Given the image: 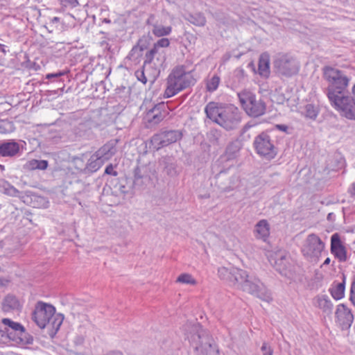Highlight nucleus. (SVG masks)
<instances>
[{"instance_id": "1", "label": "nucleus", "mask_w": 355, "mask_h": 355, "mask_svg": "<svg viewBox=\"0 0 355 355\" xmlns=\"http://www.w3.org/2000/svg\"><path fill=\"white\" fill-rule=\"evenodd\" d=\"M187 337L196 355H220L218 346L209 332L198 323L188 326Z\"/></svg>"}, {"instance_id": "2", "label": "nucleus", "mask_w": 355, "mask_h": 355, "mask_svg": "<svg viewBox=\"0 0 355 355\" xmlns=\"http://www.w3.org/2000/svg\"><path fill=\"white\" fill-rule=\"evenodd\" d=\"M196 83L191 71L186 70L183 65L175 67L166 79V88L164 92L165 98H171Z\"/></svg>"}, {"instance_id": "3", "label": "nucleus", "mask_w": 355, "mask_h": 355, "mask_svg": "<svg viewBox=\"0 0 355 355\" xmlns=\"http://www.w3.org/2000/svg\"><path fill=\"white\" fill-rule=\"evenodd\" d=\"M324 79L328 83L325 94L328 99L345 92L350 82V78L338 69L325 66L322 68Z\"/></svg>"}, {"instance_id": "4", "label": "nucleus", "mask_w": 355, "mask_h": 355, "mask_svg": "<svg viewBox=\"0 0 355 355\" xmlns=\"http://www.w3.org/2000/svg\"><path fill=\"white\" fill-rule=\"evenodd\" d=\"M244 274L242 279L239 278L238 284L236 285L238 288L255 295L263 301L267 302L272 301V297L270 292L259 279L253 276H249L245 270H244Z\"/></svg>"}, {"instance_id": "5", "label": "nucleus", "mask_w": 355, "mask_h": 355, "mask_svg": "<svg viewBox=\"0 0 355 355\" xmlns=\"http://www.w3.org/2000/svg\"><path fill=\"white\" fill-rule=\"evenodd\" d=\"M244 274L242 279L239 278L238 284L236 285L238 288L255 295L263 301L267 302L272 301V297L270 292L259 279L253 276H249L245 270H244Z\"/></svg>"}, {"instance_id": "6", "label": "nucleus", "mask_w": 355, "mask_h": 355, "mask_svg": "<svg viewBox=\"0 0 355 355\" xmlns=\"http://www.w3.org/2000/svg\"><path fill=\"white\" fill-rule=\"evenodd\" d=\"M239 102L245 113L252 117H259L266 113L265 102L252 92L243 90L238 93Z\"/></svg>"}, {"instance_id": "7", "label": "nucleus", "mask_w": 355, "mask_h": 355, "mask_svg": "<svg viewBox=\"0 0 355 355\" xmlns=\"http://www.w3.org/2000/svg\"><path fill=\"white\" fill-rule=\"evenodd\" d=\"M267 257L270 264L279 274L288 278L293 277L295 272L294 264L286 252L282 250L270 252L268 253Z\"/></svg>"}, {"instance_id": "8", "label": "nucleus", "mask_w": 355, "mask_h": 355, "mask_svg": "<svg viewBox=\"0 0 355 355\" xmlns=\"http://www.w3.org/2000/svg\"><path fill=\"white\" fill-rule=\"evenodd\" d=\"M166 52L164 50H157L151 48L145 54L144 69L150 70L149 78L153 82L160 73L161 68L166 62Z\"/></svg>"}, {"instance_id": "9", "label": "nucleus", "mask_w": 355, "mask_h": 355, "mask_svg": "<svg viewBox=\"0 0 355 355\" xmlns=\"http://www.w3.org/2000/svg\"><path fill=\"white\" fill-rule=\"evenodd\" d=\"M330 105L339 114L349 120H355V102L345 92L329 99Z\"/></svg>"}, {"instance_id": "10", "label": "nucleus", "mask_w": 355, "mask_h": 355, "mask_svg": "<svg viewBox=\"0 0 355 355\" xmlns=\"http://www.w3.org/2000/svg\"><path fill=\"white\" fill-rule=\"evenodd\" d=\"M324 243L318 235L311 234L304 241L302 252L309 261L317 262L324 250Z\"/></svg>"}, {"instance_id": "11", "label": "nucleus", "mask_w": 355, "mask_h": 355, "mask_svg": "<svg viewBox=\"0 0 355 355\" xmlns=\"http://www.w3.org/2000/svg\"><path fill=\"white\" fill-rule=\"evenodd\" d=\"M242 114L239 108L233 105L224 107L223 112L218 119V123L226 130H232L238 128L241 122Z\"/></svg>"}, {"instance_id": "12", "label": "nucleus", "mask_w": 355, "mask_h": 355, "mask_svg": "<svg viewBox=\"0 0 355 355\" xmlns=\"http://www.w3.org/2000/svg\"><path fill=\"white\" fill-rule=\"evenodd\" d=\"M274 67L279 75L286 77L297 74L300 69L297 60L288 54L279 55L274 60Z\"/></svg>"}, {"instance_id": "13", "label": "nucleus", "mask_w": 355, "mask_h": 355, "mask_svg": "<svg viewBox=\"0 0 355 355\" xmlns=\"http://www.w3.org/2000/svg\"><path fill=\"white\" fill-rule=\"evenodd\" d=\"M253 145L257 153L267 159H271L277 155L274 142L270 136L266 132H261L257 135Z\"/></svg>"}, {"instance_id": "14", "label": "nucleus", "mask_w": 355, "mask_h": 355, "mask_svg": "<svg viewBox=\"0 0 355 355\" xmlns=\"http://www.w3.org/2000/svg\"><path fill=\"white\" fill-rule=\"evenodd\" d=\"M55 312V309L53 306L39 302L35 305L32 319L40 329H44L49 323L51 317L53 316Z\"/></svg>"}, {"instance_id": "15", "label": "nucleus", "mask_w": 355, "mask_h": 355, "mask_svg": "<svg viewBox=\"0 0 355 355\" xmlns=\"http://www.w3.org/2000/svg\"><path fill=\"white\" fill-rule=\"evenodd\" d=\"M181 138L182 134L178 130H168L154 135L152 143L155 148L159 149L176 142Z\"/></svg>"}, {"instance_id": "16", "label": "nucleus", "mask_w": 355, "mask_h": 355, "mask_svg": "<svg viewBox=\"0 0 355 355\" xmlns=\"http://www.w3.org/2000/svg\"><path fill=\"white\" fill-rule=\"evenodd\" d=\"M5 326L1 331L6 338L11 340H17V338L21 339V336L25 333V328L19 322H14L9 318H3L1 320Z\"/></svg>"}, {"instance_id": "17", "label": "nucleus", "mask_w": 355, "mask_h": 355, "mask_svg": "<svg viewBox=\"0 0 355 355\" xmlns=\"http://www.w3.org/2000/svg\"><path fill=\"white\" fill-rule=\"evenodd\" d=\"M244 275L243 270L234 266L220 267L218 270V277L234 286L238 284L239 278L242 279Z\"/></svg>"}, {"instance_id": "18", "label": "nucleus", "mask_w": 355, "mask_h": 355, "mask_svg": "<svg viewBox=\"0 0 355 355\" xmlns=\"http://www.w3.org/2000/svg\"><path fill=\"white\" fill-rule=\"evenodd\" d=\"M354 321V315L350 309L344 304L337 306L336 322L343 330L348 329Z\"/></svg>"}, {"instance_id": "19", "label": "nucleus", "mask_w": 355, "mask_h": 355, "mask_svg": "<svg viewBox=\"0 0 355 355\" xmlns=\"http://www.w3.org/2000/svg\"><path fill=\"white\" fill-rule=\"evenodd\" d=\"M151 181L150 171L148 166L142 165L135 168L134 171L133 184L135 188H142Z\"/></svg>"}, {"instance_id": "20", "label": "nucleus", "mask_w": 355, "mask_h": 355, "mask_svg": "<svg viewBox=\"0 0 355 355\" xmlns=\"http://www.w3.org/2000/svg\"><path fill=\"white\" fill-rule=\"evenodd\" d=\"M331 252L340 262L347 260V250L338 233L334 234L331 237Z\"/></svg>"}, {"instance_id": "21", "label": "nucleus", "mask_w": 355, "mask_h": 355, "mask_svg": "<svg viewBox=\"0 0 355 355\" xmlns=\"http://www.w3.org/2000/svg\"><path fill=\"white\" fill-rule=\"evenodd\" d=\"M163 107L164 105L162 104L156 105L147 112L145 116V120L149 125H157L164 119L165 115L162 110Z\"/></svg>"}, {"instance_id": "22", "label": "nucleus", "mask_w": 355, "mask_h": 355, "mask_svg": "<svg viewBox=\"0 0 355 355\" xmlns=\"http://www.w3.org/2000/svg\"><path fill=\"white\" fill-rule=\"evenodd\" d=\"M225 106L222 104L211 101L205 107V112L207 118L213 122L218 123V119L220 116V112H223Z\"/></svg>"}, {"instance_id": "23", "label": "nucleus", "mask_w": 355, "mask_h": 355, "mask_svg": "<svg viewBox=\"0 0 355 355\" xmlns=\"http://www.w3.org/2000/svg\"><path fill=\"white\" fill-rule=\"evenodd\" d=\"M19 150V144L14 140L6 141L0 144V155L3 157H14Z\"/></svg>"}, {"instance_id": "24", "label": "nucleus", "mask_w": 355, "mask_h": 355, "mask_svg": "<svg viewBox=\"0 0 355 355\" xmlns=\"http://www.w3.org/2000/svg\"><path fill=\"white\" fill-rule=\"evenodd\" d=\"M116 144L113 141L108 142L100 148L95 153L105 163L112 157L116 153Z\"/></svg>"}, {"instance_id": "25", "label": "nucleus", "mask_w": 355, "mask_h": 355, "mask_svg": "<svg viewBox=\"0 0 355 355\" xmlns=\"http://www.w3.org/2000/svg\"><path fill=\"white\" fill-rule=\"evenodd\" d=\"M257 73L263 78H268L270 73V56L266 53L259 57Z\"/></svg>"}, {"instance_id": "26", "label": "nucleus", "mask_w": 355, "mask_h": 355, "mask_svg": "<svg viewBox=\"0 0 355 355\" xmlns=\"http://www.w3.org/2000/svg\"><path fill=\"white\" fill-rule=\"evenodd\" d=\"M254 234L256 238L266 241L270 234V225L266 220H261L256 224Z\"/></svg>"}, {"instance_id": "27", "label": "nucleus", "mask_w": 355, "mask_h": 355, "mask_svg": "<svg viewBox=\"0 0 355 355\" xmlns=\"http://www.w3.org/2000/svg\"><path fill=\"white\" fill-rule=\"evenodd\" d=\"M21 304L17 298L13 295H7L2 302V310L3 312H11L18 311Z\"/></svg>"}, {"instance_id": "28", "label": "nucleus", "mask_w": 355, "mask_h": 355, "mask_svg": "<svg viewBox=\"0 0 355 355\" xmlns=\"http://www.w3.org/2000/svg\"><path fill=\"white\" fill-rule=\"evenodd\" d=\"M314 304L327 314L332 312L333 304L327 295L318 296L315 297L314 299Z\"/></svg>"}, {"instance_id": "29", "label": "nucleus", "mask_w": 355, "mask_h": 355, "mask_svg": "<svg viewBox=\"0 0 355 355\" xmlns=\"http://www.w3.org/2000/svg\"><path fill=\"white\" fill-rule=\"evenodd\" d=\"M103 164V160L99 157L96 156V153H94L88 160L85 170L88 172H95L98 170Z\"/></svg>"}, {"instance_id": "30", "label": "nucleus", "mask_w": 355, "mask_h": 355, "mask_svg": "<svg viewBox=\"0 0 355 355\" xmlns=\"http://www.w3.org/2000/svg\"><path fill=\"white\" fill-rule=\"evenodd\" d=\"M0 190L6 195L12 197H20L21 192L5 180L0 182Z\"/></svg>"}, {"instance_id": "31", "label": "nucleus", "mask_w": 355, "mask_h": 355, "mask_svg": "<svg viewBox=\"0 0 355 355\" xmlns=\"http://www.w3.org/2000/svg\"><path fill=\"white\" fill-rule=\"evenodd\" d=\"M185 19L189 21L191 24L198 26H204L206 24V18L202 13H194L189 14L185 17Z\"/></svg>"}, {"instance_id": "32", "label": "nucleus", "mask_w": 355, "mask_h": 355, "mask_svg": "<svg viewBox=\"0 0 355 355\" xmlns=\"http://www.w3.org/2000/svg\"><path fill=\"white\" fill-rule=\"evenodd\" d=\"M171 31L172 28L170 26H164L157 24H153L152 33L156 37H160L168 35Z\"/></svg>"}, {"instance_id": "33", "label": "nucleus", "mask_w": 355, "mask_h": 355, "mask_svg": "<svg viewBox=\"0 0 355 355\" xmlns=\"http://www.w3.org/2000/svg\"><path fill=\"white\" fill-rule=\"evenodd\" d=\"M345 281L341 283L337 284L334 287L330 290L331 296L336 300H340L345 295Z\"/></svg>"}, {"instance_id": "34", "label": "nucleus", "mask_w": 355, "mask_h": 355, "mask_svg": "<svg viewBox=\"0 0 355 355\" xmlns=\"http://www.w3.org/2000/svg\"><path fill=\"white\" fill-rule=\"evenodd\" d=\"M220 82L219 76L214 74L211 78L208 79L206 83V89L209 92H214L216 91Z\"/></svg>"}, {"instance_id": "35", "label": "nucleus", "mask_w": 355, "mask_h": 355, "mask_svg": "<svg viewBox=\"0 0 355 355\" xmlns=\"http://www.w3.org/2000/svg\"><path fill=\"white\" fill-rule=\"evenodd\" d=\"M144 48L139 45L133 46L128 55V58L136 62H139L143 55Z\"/></svg>"}, {"instance_id": "36", "label": "nucleus", "mask_w": 355, "mask_h": 355, "mask_svg": "<svg viewBox=\"0 0 355 355\" xmlns=\"http://www.w3.org/2000/svg\"><path fill=\"white\" fill-rule=\"evenodd\" d=\"M63 321V317L61 315H53L51 317V321L48 323L47 326H50L52 329L56 333Z\"/></svg>"}, {"instance_id": "37", "label": "nucleus", "mask_w": 355, "mask_h": 355, "mask_svg": "<svg viewBox=\"0 0 355 355\" xmlns=\"http://www.w3.org/2000/svg\"><path fill=\"white\" fill-rule=\"evenodd\" d=\"M177 282L195 285L196 284V281L192 277L190 274L183 273L181 274L176 280Z\"/></svg>"}, {"instance_id": "38", "label": "nucleus", "mask_w": 355, "mask_h": 355, "mask_svg": "<svg viewBox=\"0 0 355 355\" xmlns=\"http://www.w3.org/2000/svg\"><path fill=\"white\" fill-rule=\"evenodd\" d=\"M130 87L122 85L115 89V94L120 98H126L130 94Z\"/></svg>"}, {"instance_id": "39", "label": "nucleus", "mask_w": 355, "mask_h": 355, "mask_svg": "<svg viewBox=\"0 0 355 355\" xmlns=\"http://www.w3.org/2000/svg\"><path fill=\"white\" fill-rule=\"evenodd\" d=\"M150 70L144 69V64L141 69H139L135 71V76L139 81L141 82L144 84H146L148 80V78L146 77V73H147V75L148 76Z\"/></svg>"}, {"instance_id": "40", "label": "nucleus", "mask_w": 355, "mask_h": 355, "mask_svg": "<svg viewBox=\"0 0 355 355\" xmlns=\"http://www.w3.org/2000/svg\"><path fill=\"white\" fill-rule=\"evenodd\" d=\"M305 115L306 117L315 119L318 114L317 109L312 104H308L305 107Z\"/></svg>"}, {"instance_id": "41", "label": "nucleus", "mask_w": 355, "mask_h": 355, "mask_svg": "<svg viewBox=\"0 0 355 355\" xmlns=\"http://www.w3.org/2000/svg\"><path fill=\"white\" fill-rule=\"evenodd\" d=\"M170 45V41L168 38H161L157 41L152 47L153 49H157V50H162V48L168 47Z\"/></svg>"}, {"instance_id": "42", "label": "nucleus", "mask_w": 355, "mask_h": 355, "mask_svg": "<svg viewBox=\"0 0 355 355\" xmlns=\"http://www.w3.org/2000/svg\"><path fill=\"white\" fill-rule=\"evenodd\" d=\"M234 78L237 79L238 83H242L245 78V71L241 68H237L234 71Z\"/></svg>"}, {"instance_id": "43", "label": "nucleus", "mask_w": 355, "mask_h": 355, "mask_svg": "<svg viewBox=\"0 0 355 355\" xmlns=\"http://www.w3.org/2000/svg\"><path fill=\"white\" fill-rule=\"evenodd\" d=\"M263 355H273L272 347L266 342H264L261 347Z\"/></svg>"}, {"instance_id": "44", "label": "nucleus", "mask_w": 355, "mask_h": 355, "mask_svg": "<svg viewBox=\"0 0 355 355\" xmlns=\"http://www.w3.org/2000/svg\"><path fill=\"white\" fill-rule=\"evenodd\" d=\"M349 299L351 303L355 306V279L351 284Z\"/></svg>"}, {"instance_id": "45", "label": "nucleus", "mask_w": 355, "mask_h": 355, "mask_svg": "<svg viewBox=\"0 0 355 355\" xmlns=\"http://www.w3.org/2000/svg\"><path fill=\"white\" fill-rule=\"evenodd\" d=\"M37 159H31L26 164V168L29 170L37 169Z\"/></svg>"}, {"instance_id": "46", "label": "nucleus", "mask_w": 355, "mask_h": 355, "mask_svg": "<svg viewBox=\"0 0 355 355\" xmlns=\"http://www.w3.org/2000/svg\"><path fill=\"white\" fill-rule=\"evenodd\" d=\"M239 147L237 145V143H232L227 148V153H235L238 151Z\"/></svg>"}, {"instance_id": "47", "label": "nucleus", "mask_w": 355, "mask_h": 355, "mask_svg": "<svg viewBox=\"0 0 355 355\" xmlns=\"http://www.w3.org/2000/svg\"><path fill=\"white\" fill-rule=\"evenodd\" d=\"M62 2L64 6L76 7L78 5L77 0H62Z\"/></svg>"}, {"instance_id": "48", "label": "nucleus", "mask_w": 355, "mask_h": 355, "mask_svg": "<svg viewBox=\"0 0 355 355\" xmlns=\"http://www.w3.org/2000/svg\"><path fill=\"white\" fill-rule=\"evenodd\" d=\"M48 166L46 160H37V169L44 170Z\"/></svg>"}, {"instance_id": "49", "label": "nucleus", "mask_w": 355, "mask_h": 355, "mask_svg": "<svg viewBox=\"0 0 355 355\" xmlns=\"http://www.w3.org/2000/svg\"><path fill=\"white\" fill-rule=\"evenodd\" d=\"M84 341H85V337L82 335L76 336L73 340L76 345H81L84 343Z\"/></svg>"}, {"instance_id": "50", "label": "nucleus", "mask_w": 355, "mask_h": 355, "mask_svg": "<svg viewBox=\"0 0 355 355\" xmlns=\"http://www.w3.org/2000/svg\"><path fill=\"white\" fill-rule=\"evenodd\" d=\"M64 74V72H58V73H48L46 76V79H51L53 78H58Z\"/></svg>"}, {"instance_id": "51", "label": "nucleus", "mask_w": 355, "mask_h": 355, "mask_svg": "<svg viewBox=\"0 0 355 355\" xmlns=\"http://www.w3.org/2000/svg\"><path fill=\"white\" fill-rule=\"evenodd\" d=\"M105 173L108 175H116V172L114 171V168L112 164L107 166L105 170Z\"/></svg>"}, {"instance_id": "52", "label": "nucleus", "mask_w": 355, "mask_h": 355, "mask_svg": "<svg viewBox=\"0 0 355 355\" xmlns=\"http://www.w3.org/2000/svg\"><path fill=\"white\" fill-rule=\"evenodd\" d=\"M276 127L278 130L283 131V132H287V130L288 129L287 125H282V124L277 125Z\"/></svg>"}, {"instance_id": "53", "label": "nucleus", "mask_w": 355, "mask_h": 355, "mask_svg": "<svg viewBox=\"0 0 355 355\" xmlns=\"http://www.w3.org/2000/svg\"><path fill=\"white\" fill-rule=\"evenodd\" d=\"M351 195L355 198V182L353 183L349 189Z\"/></svg>"}, {"instance_id": "54", "label": "nucleus", "mask_w": 355, "mask_h": 355, "mask_svg": "<svg viewBox=\"0 0 355 355\" xmlns=\"http://www.w3.org/2000/svg\"><path fill=\"white\" fill-rule=\"evenodd\" d=\"M8 281L1 277H0V287L4 286L8 284Z\"/></svg>"}, {"instance_id": "55", "label": "nucleus", "mask_w": 355, "mask_h": 355, "mask_svg": "<svg viewBox=\"0 0 355 355\" xmlns=\"http://www.w3.org/2000/svg\"><path fill=\"white\" fill-rule=\"evenodd\" d=\"M6 128L2 122H0V133H6Z\"/></svg>"}, {"instance_id": "56", "label": "nucleus", "mask_w": 355, "mask_h": 355, "mask_svg": "<svg viewBox=\"0 0 355 355\" xmlns=\"http://www.w3.org/2000/svg\"><path fill=\"white\" fill-rule=\"evenodd\" d=\"M327 218L329 221H333V220H334V218H335V214L334 213H329L327 215Z\"/></svg>"}, {"instance_id": "57", "label": "nucleus", "mask_w": 355, "mask_h": 355, "mask_svg": "<svg viewBox=\"0 0 355 355\" xmlns=\"http://www.w3.org/2000/svg\"><path fill=\"white\" fill-rule=\"evenodd\" d=\"M60 21V18L58 17H54L52 19H51V24H57Z\"/></svg>"}, {"instance_id": "58", "label": "nucleus", "mask_w": 355, "mask_h": 355, "mask_svg": "<svg viewBox=\"0 0 355 355\" xmlns=\"http://www.w3.org/2000/svg\"><path fill=\"white\" fill-rule=\"evenodd\" d=\"M352 96L351 98L353 99V101L355 102V85L353 86L352 89Z\"/></svg>"}, {"instance_id": "59", "label": "nucleus", "mask_w": 355, "mask_h": 355, "mask_svg": "<svg viewBox=\"0 0 355 355\" xmlns=\"http://www.w3.org/2000/svg\"><path fill=\"white\" fill-rule=\"evenodd\" d=\"M330 261H331V259L329 257H327L324 261L322 263V266H326V265H329L330 263Z\"/></svg>"}, {"instance_id": "60", "label": "nucleus", "mask_w": 355, "mask_h": 355, "mask_svg": "<svg viewBox=\"0 0 355 355\" xmlns=\"http://www.w3.org/2000/svg\"><path fill=\"white\" fill-rule=\"evenodd\" d=\"M0 51L3 53L4 54L6 53V51L4 49V46L3 44H0Z\"/></svg>"}, {"instance_id": "61", "label": "nucleus", "mask_w": 355, "mask_h": 355, "mask_svg": "<svg viewBox=\"0 0 355 355\" xmlns=\"http://www.w3.org/2000/svg\"><path fill=\"white\" fill-rule=\"evenodd\" d=\"M5 338V336L3 335V331L1 329H0V342L2 341L3 338Z\"/></svg>"}, {"instance_id": "62", "label": "nucleus", "mask_w": 355, "mask_h": 355, "mask_svg": "<svg viewBox=\"0 0 355 355\" xmlns=\"http://www.w3.org/2000/svg\"><path fill=\"white\" fill-rule=\"evenodd\" d=\"M250 126L248 125V124L245 125L243 128V131L245 132V130H247Z\"/></svg>"}]
</instances>
